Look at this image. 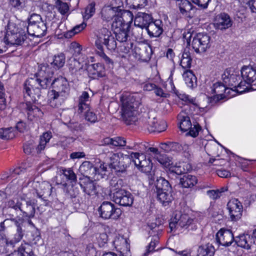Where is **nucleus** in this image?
I'll return each mask as SVG.
<instances>
[{
  "label": "nucleus",
  "mask_w": 256,
  "mask_h": 256,
  "mask_svg": "<svg viewBox=\"0 0 256 256\" xmlns=\"http://www.w3.org/2000/svg\"><path fill=\"white\" fill-rule=\"evenodd\" d=\"M163 22L162 20H156L154 21L152 20L148 25L146 30L150 36V37H159L163 32Z\"/></svg>",
  "instance_id": "obj_22"
},
{
  "label": "nucleus",
  "mask_w": 256,
  "mask_h": 256,
  "mask_svg": "<svg viewBox=\"0 0 256 256\" xmlns=\"http://www.w3.org/2000/svg\"><path fill=\"white\" fill-rule=\"evenodd\" d=\"M121 209H96V214L102 218L106 220L108 218L117 219L122 214Z\"/></svg>",
  "instance_id": "obj_27"
},
{
  "label": "nucleus",
  "mask_w": 256,
  "mask_h": 256,
  "mask_svg": "<svg viewBox=\"0 0 256 256\" xmlns=\"http://www.w3.org/2000/svg\"><path fill=\"white\" fill-rule=\"evenodd\" d=\"M9 247H7V252L1 256H34L32 246L28 242H22L18 248L10 254L9 252Z\"/></svg>",
  "instance_id": "obj_18"
},
{
  "label": "nucleus",
  "mask_w": 256,
  "mask_h": 256,
  "mask_svg": "<svg viewBox=\"0 0 256 256\" xmlns=\"http://www.w3.org/2000/svg\"><path fill=\"white\" fill-rule=\"evenodd\" d=\"M129 7L134 9L142 8L147 5L148 0H126Z\"/></svg>",
  "instance_id": "obj_44"
},
{
  "label": "nucleus",
  "mask_w": 256,
  "mask_h": 256,
  "mask_svg": "<svg viewBox=\"0 0 256 256\" xmlns=\"http://www.w3.org/2000/svg\"><path fill=\"white\" fill-rule=\"evenodd\" d=\"M198 180L196 176L190 174L184 175L180 179V184L184 188H190L197 184Z\"/></svg>",
  "instance_id": "obj_35"
},
{
  "label": "nucleus",
  "mask_w": 256,
  "mask_h": 256,
  "mask_svg": "<svg viewBox=\"0 0 256 256\" xmlns=\"http://www.w3.org/2000/svg\"><path fill=\"white\" fill-rule=\"evenodd\" d=\"M234 240V235L232 232L228 230L222 228L216 234V242L222 246H230Z\"/></svg>",
  "instance_id": "obj_17"
},
{
  "label": "nucleus",
  "mask_w": 256,
  "mask_h": 256,
  "mask_svg": "<svg viewBox=\"0 0 256 256\" xmlns=\"http://www.w3.org/2000/svg\"><path fill=\"white\" fill-rule=\"evenodd\" d=\"M192 58L188 50L184 49L180 60V65L184 69L190 68L191 66Z\"/></svg>",
  "instance_id": "obj_39"
},
{
  "label": "nucleus",
  "mask_w": 256,
  "mask_h": 256,
  "mask_svg": "<svg viewBox=\"0 0 256 256\" xmlns=\"http://www.w3.org/2000/svg\"><path fill=\"white\" fill-rule=\"evenodd\" d=\"M211 92L214 94L212 96L214 99L222 100L226 96V94L229 93L230 88L226 84L218 82L213 84L211 88Z\"/></svg>",
  "instance_id": "obj_21"
},
{
  "label": "nucleus",
  "mask_w": 256,
  "mask_h": 256,
  "mask_svg": "<svg viewBox=\"0 0 256 256\" xmlns=\"http://www.w3.org/2000/svg\"><path fill=\"white\" fill-rule=\"evenodd\" d=\"M26 32L32 36L42 37L47 32L46 22L44 21L40 22L30 26H26L24 22L18 24L9 22L7 25L6 32L3 39L4 41L8 44L22 45L27 39Z\"/></svg>",
  "instance_id": "obj_1"
},
{
  "label": "nucleus",
  "mask_w": 256,
  "mask_h": 256,
  "mask_svg": "<svg viewBox=\"0 0 256 256\" xmlns=\"http://www.w3.org/2000/svg\"><path fill=\"white\" fill-rule=\"evenodd\" d=\"M109 248L116 249L123 256H130V244L128 240L119 234L116 235L112 241L110 242Z\"/></svg>",
  "instance_id": "obj_14"
},
{
  "label": "nucleus",
  "mask_w": 256,
  "mask_h": 256,
  "mask_svg": "<svg viewBox=\"0 0 256 256\" xmlns=\"http://www.w3.org/2000/svg\"><path fill=\"white\" fill-rule=\"evenodd\" d=\"M183 78L186 86L193 88L197 86V78L192 70H187L184 72Z\"/></svg>",
  "instance_id": "obj_33"
},
{
  "label": "nucleus",
  "mask_w": 256,
  "mask_h": 256,
  "mask_svg": "<svg viewBox=\"0 0 256 256\" xmlns=\"http://www.w3.org/2000/svg\"><path fill=\"white\" fill-rule=\"evenodd\" d=\"M24 202H25L24 199L14 198L7 202V206L8 208H20L24 206Z\"/></svg>",
  "instance_id": "obj_50"
},
{
  "label": "nucleus",
  "mask_w": 256,
  "mask_h": 256,
  "mask_svg": "<svg viewBox=\"0 0 256 256\" xmlns=\"http://www.w3.org/2000/svg\"><path fill=\"white\" fill-rule=\"evenodd\" d=\"M171 169L172 172L176 174H182L188 170V164L184 162L180 163L178 165L171 167Z\"/></svg>",
  "instance_id": "obj_49"
},
{
  "label": "nucleus",
  "mask_w": 256,
  "mask_h": 256,
  "mask_svg": "<svg viewBox=\"0 0 256 256\" xmlns=\"http://www.w3.org/2000/svg\"><path fill=\"white\" fill-rule=\"evenodd\" d=\"M210 37L206 34L198 33L193 38L192 46L196 53L204 52L210 47Z\"/></svg>",
  "instance_id": "obj_12"
},
{
  "label": "nucleus",
  "mask_w": 256,
  "mask_h": 256,
  "mask_svg": "<svg viewBox=\"0 0 256 256\" xmlns=\"http://www.w3.org/2000/svg\"><path fill=\"white\" fill-rule=\"evenodd\" d=\"M89 94L86 92H83L78 98V110L79 114L88 110L89 108Z\"/></svg>",
  "instance_id": "obj_32"
},
{
  "label": "nucleus",
  "mask_w": 256,
  "mask_h": 256,
  "mask_svg": "<svg viewBox=\"0 0 256 256\" xmlns=\"http://www.w3.org/2000/svg\"><path fill=\"white\" fill-rule=\"evenodd\" d=\"M230 218L232 221H236L242 216V209H228Z\"/></svg>",
  "instance_id": "obj_52"
},
{
  "label": "nucleus",
  "mask_w": 256,
  "mask_h": 256,
  "mask_svg": "<svg viewBox=\"0 0 256 256\" xmlns=\"http://www.w3.org/2000/svg\"><path fill=\"white\" fill-rule=\"evenodd\" d=\"M56 4L59 12L62 14H65L68 12L69 6L66 2H63L61 0H58Z\"/></svg>",
  "instance_id": "obj_53"
},
{
  "label": "nucleus",
  "mask_w": 256,
  "mask_h": 256,
  "mask_svg": "<svg viewBox=\"0 0 256 256\" xmlns=\"http://www.w3.org/2000/svg\"><path fill=\"white\" fill-rule=\"evenodd\" d=\"M52 86L53 89L48 94V102L52 107L58 108L69 96L70 85L66 78L60 76L52 81Z\"/></svg>",
  "instance_id": "obj_3"
},
{
  "label": "nucleus",
  "mask_w": 256,
  "mask_h": 256,
  "mask_svg": "<svg viewBox=\"0 0 256 256\" xmlns=\"http://www.w3.org/2000/svg\"><path fill=\"white\" fill-rule=\"evenodd\" d=\"M64 64L65 56L64 54L60 53L54 56L51 64L55 69H59L62 68Z\"/></svg>",
  "instance_id": "obj_40"
},
{
  "label": "nucleus",
  "mask_w": 256,
  "mask_h": 256,
  "mask_svg": "<svg viewBox=\"0 0 256 256\" xmlns=\"http://www.w3.org/2000/svg\"><path fill=\"white\" fill-rule=\"evenodd\" d=\"M84 112H86L85 118L86 120L92 123H94L97 121V116L94 112L90 111L89 108L88 110H84Z\"/></svg>",
  "instance_id": "obj_60"
},
{
  "label": "nucleus",
  "mask_w": 256,
  "mask_h": 256,
  "mask_svg": "<svg viewBox=\"0 0 256 256\" xmlns=\"http://www.w3.org/2000/svg\"><path fill=\"white\" fill-rule=\"evenodd\" d=\"M14 222L16 228V232L11 238L2 237L0 240V256L7 252V247L12 248L16 244L22 240L24 234L23 228L26 226L27 223L34 226L30 220H28L27 222L24 218H18Z\"/></svg>",
  "instance_id": "obj_6"
},
{
  "label": "nucleus",
  "mask_w": 256,
  "mask_h": 256,
  "mask_svg": "<svg viewBox=\"0 0 256 256\" xmlns=\"http://www.w3.org/2000/svg\"><path fill=\"white\" fill-rule=\"evenodd\" d=\"M178 118L180 121L179 127L182 131L186 132L191 128L192 124L188 116L180 114L178 116Z\"/></svg>",
  "instance_id": "obj_38"
},
{
  "label": "nucleus",
  "mask_w": 256,
  "mask_h": 256,
  "mask_svg": "<svg viewBox=\"0 0 256 256\" xmlns=\"http://www.w3.org/2000/svg\"><path fill=\"white\" fill-rule=\"evenodd\" d=\"M96 46L100 50L98 52V55L102 58L107 64H112V60L104 52L102 44L106 46L110 50H114L117 46L114 37L106 28H102L98 30L97 39L95 42Z\"/></svg>",
  "instance_id": "obj_5"
},
{
  "label": "nucleus",
  "mask_w": 256,
  "mask_h": 256,
  "mask_svg": "<svg viewBox=\"0 0 256 256\" xmlns=\"http://www.w3.org/2000/svg\"><path fill=\"white\" fill-rule=\"evenodd\" d=\"M64 186V191L70 198H76L78 194V190H74L72 186H68L66 184H63Z\"/></svg>",
  "instance_id": "obj_59"
},
{
  "label": "nucleus",
  "mask_w": 256,
  "mask_h": 256,
  "mask_svg": "<svg viewBox=\"0 0 256 256\" xmlns=\"http://www.w3.org/2000/svg\"><path fill=\"white\" fill-rule=\"evenodd\" d=\"M10 4L15 11L22 12L25 10L24 0H10Z\"/></svg>",
  "instance_id": "obj_48"
},
{
  "label": "nucleus",
  "mask_w": 256,
  "mask_h": 256,
  "mask_svg": "<svg viewBox=\"0 0 256 256\" xmlns=\"http://www.w3.org/2000/svg\"><path fill=\"white\" fill-rule=\"evenodd\" d=\"M14 137L13 128H10L0 129V138L4 140L12 139Z\"/></svg>",
  "instance_id": "obj_47"
},
{
  "label": "nucleus",
  "mask_w": 256,
  "mask_h": 256,
  "mask_svg": "<svg viewBox=\"0 0 256 256\" xmlns=\"http://www.w3.org/2000/svg\"><path fill=\"white\" fill-rule=\"evenodd\" d=\"M120 24L119 22L112 23V27L116 40L120 42H126L128 37V32L130 28L120 26Z\"/></svg>",
  "instance_id": "obj_23"
},
{
  "label": "nucleus",
  "mask_w": 256,
  "mask_h": 256,
  "mask_svg": "<svg viewBox=\"0 0 256 256\" xmlns=\"http://www.w3.org/2000/svg\"><path fill=\"white\" fill-rule=\"evenodd\" d=\"M169 148H170V151H174L177 152H182V144L178 142H169Z\"/></svg>",
  "instance_id": "obj_64"
},
{
  "label": "nucleus",
  "mask_w": 256,
  "mask_h": 256,
  "mask_svg": "<svg viewBox=\"0 0 256 256\" xmlns=\"http://www.w3.org/2000/svg\"><path fill=\"white\" fill-rule=\"evenodd\" d=\"M241 75L243 80H241L239 86L242 88L240 92L248 91L249 86L256 82L251 86V89L256 90V68L251 66H244L241 69Z\"/></svg>",
  "instance_id": "obj_9"
},
{
  "label": "nucleus",
  "mask_w": 256,
  "mask_h": 256,
  "mask_svg": "<svg viewBox=\"0 0 256 256\" xmlns=\"http://www.w3.org/2000/svg\"><path fill=\"white\" fill-rule=\"evenodd\" d=\"M97 243L100 247H108L110 246V243L108 244V236L106 233L103 232L96 234V236Z\"/></svg>",
  "instance_id": "obj_46"
},
{
  "label": "nucleus",
  "mask_w": 256,
  "mask_h": 256,
  "mask_svg": "<svg viewBox=\"0 0 256 256\" xmlns=\"http://www.w3.org/2000/svg\"><path fill=\"white\" fill-rule=\"evenodd\" d=\"M95 3L90 4L85 8L83 16L84 19L88 20L95 13Z\"/></svg>",
  "instance_id": "obj_51"
},
{
  "label": "nucleus",
  "mask_w": 256,
  "mask_h": 256,
  "mask_svg": "<svg viewBox=\"0 0 256 256\" xmlns=\"http://www.w3.org/2000/svg\"><path fill=\"white\" fill-rule=\"evenodd\" d=\"M156 159L160 164L166 168H168L172 164L171 158L164 153L160 152L158 154Z\"/></svg>",
  "instance_id": "obj_42"
},
{
  "label": "nucleus",
  "mask_w": 256,
  "mask_h": 256,
  "mask_svg": "<svg viewBox=\"0 0 256 256\" xmlns=\"http://www.w3.org/2000/svg\"><path fill=\"white\" fill-rule=\"evenodd\" d=\"M214 253V248L210 244L200 246L198 250V256H213Z\"/></svg>",
  "instance_id": "obj_36"
},
{
  "label": "nucleus",
  "mask_w": 256,
  "mask_h": 256,
  "mask_svg": "<svg viewBox=\"0 0 256 256\" xmlns=\"http://www.w3.org/2000/svg\"><path fill=\"white\" fill-rule=\"evenodd\" d=\"M80 182V186L84 192L89 196H94L97 193L96 186L94 182V179L84 178Z\"/></svg>",
  "instance_id": "obj_29"
},
{
  "label": "nucleus",
  "mask_w": 256,
  "mask_h": 256,
  "mask_svg": "<svg viewBox=\"0 0 256 256\" xmlns=\"http://www.w3.org/2000/svg\"><path fill=\"white\" fill-rule=\"evenodd\" d=\"M228 208H240L242 206V203L237 198H232L228 203Z\"/></svg>",
  "instance_id": "obj_61"
},
{
  "label": "nucleus",
  "mask_w": 256,
  "mask_h": 256,
  "mask_svg": "<svg viewBox=\"0 0 256 256\" xmlns=\"http://www.w3.org/2000/svg\"><path fill=\"white\" fill-rule=\"evenodd\" d=\"M79 172L85 178L94 179V180H99L100 177H102L99 174L97 176L96 168L88 161L82 163L80 166Z\"/></svg>",
  "instance_id": "obj_15"
},
{
  "label": "nucleus",
  "mask_w": 256,
  "mask_h": 256,
  "mask_svg": "<svg viewBox=\"0 0 256 256\" xmlns=\"http://www.w3.org/2000/svg\"><path fill=\"white\" fill-rule=\"evenodd\" d=\"M122 102V118L126 124H132L136 120L137 108L140 104V98L136 93H125L120 98Z\"/></svg>",
  "instance_id": "obj_4"
},
{
  "label": "nucleus",
  "mask_w": 256,
  "mask_h": 256,
  "mask_svg": "<svg viewBox=\"0 0 256 256\" xmlns=\"http://www.w3.org/2000/svg\"><path fill=\"white\" fill-rule=\"evenodd\" d=\"M130 158L135 166L144 172H148L152 168V163L149 158L143 154L132 152L130 153Z\"/></svg>",
  "instance_id": "obj_13"
},
{
  "label": "nucleus",
  "mask_w": 256,
  "mask_h": 256,
  "mask_svg": "<svg viewBox=\"0 0 256 256\" xmlns=\"http://www.w3.org/2000/svg\"><path fill=\"white\" fill-rule=\"evenodd\" d=\"M250 236L248 234H242L236 237L235 242L238 246L246 249H249L250 247Z\"/></svg>",
  "instance_id": "obj_37"
},
{
  "label": "nucleus",
  "mask_w": 256,
  "mask_h": 256,
  "mask_svg": "<svg viewBox=\"0 0 256 256\" xmlns=\"http://www.w3.org/2000/svg\"><path fill=\"white\" fill-rule=\"evenodd\" d=\"M23 106L27 112L28 118L32 120L34 118H39L42 115V110L36 106L32 104L30 102L23 104Z\"/></svg>",
  "instance_id": "obj_28"
},
{
  "label": "nucleus",
  "mask_w": 256,
  "mask_h": 256,
  "mask_svg": "<svg viewBox=\"0 0 256 256\" xmlns=\"http://www.w3.org/2000/svg\"><path fill=\"white\" fill-rule=\"evenodd\" d=\"M118 12L109 6H105L102 10V18L104 20L110 21L114 18V19L118 14Z\"/></svg>",
  "instance_id": "obj_34"
},
{
  "label": "nucleus",
  "mask_w": 256,
  "mask_h": 256,
  "mask_svg": "<svg viewBox=\"0 0 256 256\" xmlns=\"http://www.w3.org/2000/svg\"><path fill=\"white\" fill-rule=\"evenodd\" d=\"M192 2L197 5L199 8L204 9L208 8L210 0H191Z\"/></svg>",
  "instance_id": "obj_63"
},
{
  "label": "nucleus",
  "mask_w": 256,
  "mask_h": 256,
  "mask_svg": "<svg viewBox=\"0 0 256 256\" xmlns=\"http://www.w3.org/2000/svg\"><path fill=\"white\" fill-rule=\"evenodd\" d=\"M52 137V134L51 132H46L44 133L42 136L40 138V144L37 147L38 150L40 152L44 150L46 144L49 142Z\"/></svg>",
  "instance_id": "obj_43"
},
{
  "label": "nucleus",
  "mask_w": 256,
  "mask_h": 256,
  "mask_svg": "<svg viewBox=\"0 0 256 256\" xmlns=\"http://www.w3.org/2000/svg\"><path fill=\"white\" fill-rule=\"evenodd\" d=\"M158 122V120L156 117H150L146 114L140 119L138 124L144 129L148 130L150 132H160L164 131L167 128L166 121L160 120L158 126H156V124Z\"/></svg>",
  "instance_id": "obj_10"
},
{
  "label": "nucleus",
  "mask_w": 256,
  "mask_h": 256,
  "mask_svg": "<svg viewBox=\"0 0 256 256\" xmlns=\"http://www.w3.org/2000/svg\"><path fill=\"white\" fill-rule=\"evenodd\" d=\"M102 142L103 145L110 146L112 148H122L126 144V138L121 136L106 137L103 139Z\"/></svg>",
  "instance_id": "obj_30"
},
{
  "label": "nucleus",
  "mask_w": 256,
  "mask_h": 256,
  "mask_svg": "<svg viewBox=\"0 0 256 256\" xmlns=\"http://www.w3.org/2000/svg\"><path fill=\"white\" fill-rule=\"evenodd\" d=\"M152 20V16L145 12H138L134 18V26L142 29L146 28Z\"/></svg>",
  "instance_id": "obj_26"
},
{
  "label": "nucleus",
  "mask_w": 256,
  "mask_h": 256,
  "mask_svg": "<svg viewBox=\"0 0 256 256\" xmlns=\"http://www.w3.org/2000/svg\"><path fill=\"white\" fill-rule=\"evenodd\" d=\"M132 160L130 155H125L123 156L121 159H119L118 161H116L112 163H110V166L119 175L120 174L125 173L126 168V165L124 164V160Z\"/></svg>",
  "instance_id": "obj_31"
},
{
  "label": "nucleus",
  "mask_w": 256,
  "mask_h": 256,
  "mask_svg": "<svg viewBox=\"0 0 256 256\" xmlns=\"http://www.w3.org/2000/svg\"><path fill=\"white\" fill-rule=\"evenodd\" d=\"M158 242L156 239L152 240L149 245L146 247V255L148 256L150 252L155 251V248Z\"/></svg>",
  "instance_id": "obj_62"
},
{
  "label": "nucleus",
  "mask_w": 256,
  "mask_h": 256,
  "mask_svg": "<svg viewBox=\"0 0 256 256\" xmlns=\"http://www.w3.org/2000/svg\"><path fill=\"white\" fill-rule=\"evenodd\" d=\"M194 222V218L188 214L182 213L181 210H176L172 214L170 220V232L180 230L182 228L187 229Z\"/></svg>",
  "instance_id": "obj_8"
},
{
  "label": "nucleus",
  "mask_w": 256,
  "mask_h": 256,
  "mask_svg": "<svg viewBox=\"0 0 256 256\" xmlns=\"http://www.w3.org/2000/svg\"><path fill=\"white\" fill-rule=\"evenodd\" d=\"M154 186V192L156 194L158 200L163 206H168L173 200L172 190L170 182L162 177H160L156 180Z\"/></svg>",
  "instance_id": "obj_7"
},
{
  "label": "nucleus",
  "mask_w": 256,
  "mask_h": 256,
  "mask_svg": "<svg viewBox=\"0 0 256 256\" xmlns=\"http://www.w3.org/2000/svg\"><path fill=\"white\" fill-rule=\"evenodd\" d=\"M53 72L48 66L42 65L34 78H28L24 84V92L31 98L34 102L40 96V89H46L52 85Z\"/></svg>",
  "instance_id": "obj_2"
},
{
  "label": "nucleus",
  "mask_w": 256,
  "mask_h": 256,
  "mask_svg": "<svg viewBox=\"0 0 256 256\" xmlns=\"http://www.w3.org/2000/svg\"><path fill=\"white\" fill-rule=\"evenodd\" d=\"M176 4L178 6L180 12L185 16L192 18L195 12V8L188 0H178Z\"/></svg>",
  "instance_id": "obj_25"
},
{
  "label": "nucleus",
  "mask_w": 256,
  "mask_h": 256,
  "mask_svg": "<svg viewBox=\"0 0 256 256\" xmlns=\"http://www.w3.org/2000/svg\"><path fill=\"white\" fill-rule=\"evenodd\" d=\"M222 78L228 87H232L230 89L236 90L240 94L243 92H240V90H242V88H240L238 85L240 84L238 81L240 79V77L238 72H234L230 68L226 69L222 75Z\"/></svg>",
  "instance_id": "obj_11"
},
{
  "label": "nucleus",
  "mask_w": 256,
  "mask_h": 256,
  "mask_svg": "<svg viewBox=\"0 0 256 256\" xmlns=\"http://www.w3.org/2000/svg\"><path fill=\"white\" fill-rule=\"evenodd\" d=\"M94 69V74H96L98 77H102L104 76V68L100 64H94L92 65Z\"/></svg>",
  "instance_id": "obj_54"
},
{
  "label": "nucleus",
  "mask_w": 256,
  "mask_h": 256,
  "mask_svg": "<svg viewBox=\"0 0 256 256\" xmlns=\"http://www.w3.org/2000/svg\"><path fill=\"white\" fill-rule=\"evenodd\" d=\"M86 26V24H85L84 23H82L80 24H78V25H77L76 26H75L71 30L69 31L66 37V38H68V37H71L73 36H74V34L78 33L79 32H80V31H82L83 29H84V28Z\"/></svg>",
  "instance_id": "obj_55"
},
{
  "label": "nucleus",
  "mask_w": 256,
  "mask_h": 256,
  "mask_svg": "<svg viewBox=\"0 0 256 256\" xmlns=\"http://www.w3.org/2000/svg\"><path fill=\"white\" fill-rule=\"evenodd\" d=\"M116 16L112 23H118L119 22L120 26L125 28H130L134 16L130 10H122L121 12Z\"/></svg>",
  "instance_id": "obj_20"
},
{
  "label": "nucleus",
  "mask_w": 256,
  "mask_h": 256,
  "mask_svg": "<svg viewBox=\"0 0 256 256\" xmlns=\"http://www.w3.org/2000/svg\"><path fill=\"white\" fill-rule=\"evenodd\" d=\"M122 180L121 179L118 180H112L110 182V190L113 192H116L120 190L121 189Z\"/></svg>",
  "instance_id": "obj_57"
},
{
  "label": "nucleus",
  "mask_w": 256,
  "mask_h": 256,
  "mask_svg": "<svg viewBox=\"0 0 256 256\" xmlns=\"http://www.w3.org/2000/svg\"><path fill=\"white\" fill-rule=\"evenodd\" d=\"M24 171L25 169L22 168L21 167L16 168L10 172V174L8 172H4L1 174L0 178L3 180H10L14 178L16 175L24 173Z\"/></svg>",
  "instance_id": "obj_41"
},
{
  "label": "nucleus",
  "mask_w": 256,
  "mask_h": 256,
  "mask_svg": "<svg viewBox=\"0 0 256 256\" xmlns=\"http://www.w3.org/2000/svg\"><path fill=\"white\" fill-rule=\"evenodd\" d=\"M53 188L51 184L47 182H43L39 184L38 188H36V193L39 197L38 202L46 200L52 192Z\"/></svg>",
  "instance_id": "obj_24"
},
{
  "label": "nucleus",
  "mask_w": 256,
  "mask_h": 256,
  "mask_svg": "<svg viewBox=\"0 0 256 256\" xmlns=\"http://www.w3.org/2000/svg\"><path fill=\"white\" fill-rule=\"evenodd\" d=\"M41 16L39 14H33L31 15L28 20V24L26 26H30L32 25L37 24L40 22H43Z\"/></svg>",
  "instance_id": "obj_56"
},
{
  "label": "nucleus",
  "mask_w": 256,
  "mask_h": 256,
  "mask_svg": "<svg viewBox=\"0 0 256 256\" xmlns=\"http://www.w3.org/2000/svg\"><path fill=\"white\" fill-rule=\"evenodd\" d=\"M232 23L233 22L230 16L225 12H223L216 16L214 24L216 29L223 30L231 27Z\"/></svg>",
  "instance_id": "obj_19"
},
{
  "label": "nucleus",
  "mask_w": 256,
  "mask_h": 256,
  "mask_svg": "<svg viewBox=\"0 0 256 256\" xmlns=\"http://www.w3.org/2000/svg\"><path fill=\"white\" fill-rule=\"evenodd\" d=\"M62 172L67 180L70 181V182H76L77 181L76 175L72 168H62Z\"/></svg>",
  "instance_id": "obj_45"
},
{
  "label": "nucleus",
  "mask_w": 256,
  "mask_h": 256,
  "mask_svg": "<svg viewBox=\"0 0 256 256\" xmlns=\"http://www.w3.org/2000/svg\"><path fill=\"white\" fill-rule=\"evenodd\" d=\"M113 198L116 204L122 206H130L133 202L130 194L124 190L114 192Z\"/></svg>",
  "instance_id": "obj_16"
},
{
  "label": "nucleus",
  "mask_w": 256,
  "mask_h": 256,
  "mask_svg": "<svg viewBox=\"0 0 256 256\" xmlns=\"http://www.w3.org/2000/svg\"><path fill=\"white\" fill-rule=\"evenodd\" d=\"M108 6L120 12L122 10L121 8L123 6V2L122 0H112Z\"/></svg>",
  "instance_id": "obj_58"
}]
</instances>
